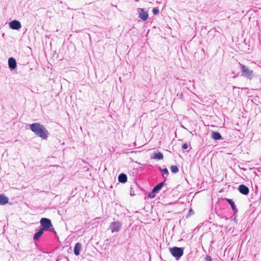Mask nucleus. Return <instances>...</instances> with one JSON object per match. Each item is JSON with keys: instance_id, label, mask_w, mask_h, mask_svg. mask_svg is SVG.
Returning <instances> with one entry per match:
<instances>
[{"instance_id": "obj_1", "label": "nucleus", "mask_w": 261, "mask_h": 261, "mask_svg": "<svg viewBox=\"0 0 261 261\" xmlns=\"http://www.w3.org/2000/svg\"><path fill=\"white\" fill-rule=\"evenodd\" d=\"M30 128L36 136L43 139H46L48 137V130L43 125L39 123H34L30 124Z\"/></svg>"}, {"instance_id": "obj_2", "label": "nucleus", "mask_w": 261, "mask_h": 261, "mask_svg": "<svg viewBox=\"0 0 261 261\" xmlns=\"http://www.w3.org/2000/svg\"><path fill=\"white\" fill-rule=\"evenodd\" d=\"M40 224L42 226V229L45 231L49 230L55 233H56L51 221L47 218H43L40 220Z\"/></svg>"}, {"instance_id": "obj_3", "label": "nucleus", "mask_w": 261, "mask_h": 261, "mask_svg": "<svg viewBox=\"0 0 261 261\" xmlns=\"http://www.w3.org/2000/svg\"><path fill=\"white\" fill-rule=\"evenodd\" d=\"M240 65L242 75L249 80H252L254 76L253 71L241 63H240Z\"/></svg>"}, {"instance_id": "obj_4", "label": "nucleus", "mask_w": 261, "mask_h": 261, "mask_svg": "<svg viewBox=\"0 0 261 261\" xmlns=\"http://www.w3.org/2000/svg\"><path fill=\"white\" fill-rule=\"evenodd\" d=\"M171 254L177 259L180 258L184 254V250L181 248L174 247L170 248Z\"/></svg>"}, {"instance_id": "obj_5", "label": "nucleus", "mask_w": 261, "mask_h": 261, "mask_svg": "<svg viewBox=\"0 0 261 261\" xmlns=\"http://www.w3.org/2000/svg\"><path fill=\"white\" fill-rule=\"evenodd\" d=\"M122 227L121 222L119 221H115L112 222L109 226V229L111 230L112 233L119 232Z\"/></svg>"}, {"instance_id": "obj_6", "label": "nucleus", "mask_w": 261, "mask_h": 261, "mask_svg": "<svg viewBox=\"0 0 261 261\" xmlns=\"http://www.w3.org/2000/svg\"><path fill=\"white\" fill-rule=\"evenodd\" d=\"M139 17L143 21L146 20L148 18V14L147 11H145L143 8H138Z\"/></svg>"}, {"instance_id": "obj_7", "label": "nucleus", "mask_w": 261, "mask_h": 261, "mask_svg": "<svg viewBox=\"0 0 261 261\" xmlns=\"http://www.w3.org/2000/svg\"><path fill=\"white\" fill-rule=\"evenodd\" d=\"M9 27L12 29L17 30L21 28V25L19 21L14 20L9 22Z\"/></svg>"}, {"instance_id": "obj_8", "label": "nucleus", "mask_w": 261, "mask_h": 261, "mask_svg": "<svg viewBox=\"0 0 261 261\" xmlns=\"http://www.w3.org/2000/svg\"><path fill=\"white\" fill-rule=\"evenodd\" d=\"M239 191L241 193L245 195L248 194L249 192L248 188L244 185H241L239 186Z\"/></svg>"}, {"instance_id": "obj_9", "label": "nucleus", "mask_w": 261, "mask_h": 261, "mask_svg": "<svg viewBox=\"0 0 261 261\" xmlns=\"http://www.w3.org/2000/svg\"><path fill=\"white\" fill-rule=\"evenodd\" d=\"M9 67L11 69H14L16 67V62L14 58H10L8 60Z\"/></svg>"}, {"instance_id": "obj_10", "label": "nucleus", "mask_w": 261, "mask_h": 261, "mask_svg": "<svg viewBox=\"0 0 261 261\" xmlns=\"http://www.w3.org/2000/svg\"><path fill=\"white\" fill-rule=\"evenodd\" d=\"M9 202V198L5 195L0 194V205L6 204Z\"/></svg>"}, {"instance_id": "obj_11", "label": "nucleus", "mask_w": 261, "mask_h": 261, "mask_svg": "<svg viewBox=\"0 0 261 261\" xmlns=\"http://www.w3.org/2000/svg\"><path fill=\"white\" fill-rule=\"evenodd\" d=\"M82 248V245L80 243H76L74 246V253L76 255H79L80 254L81 250Z\"/></svg>"}, {"instance_id": "obj_12", "label": "nucleus", "mask_w": 261, "mask_h": 261, "mask_svg": "<svg viewBox=\"0 0 261 261\" xmlns=\"http://www.w3.org/2000/svg\"><path fill=\"white\" fill-rule=\"evenodd\" d=\"M44 231V230L42 228L39 229V230L35 233L34 236V240L36 241L38 240L42 235Z\"/></svg>"}, {"instance_id": "obj_13", "label": "nucleus", "mask_w": 261, "mask_h": 261, "mask_svg": "<svg viewBox=\"0 0 261 261\" xmlns=\"http://www.w3.org/2000/svg\"><path fill=\"white\" fill-rule=\"evenodd\" d=\"M226 201L229 203L230 205L231 208L232 209L234 213H236L237 212L238 210L236 206V205L234 204V202L232 201V200L230 199H226Z\"/></svg>"}, {"instance_id": "obj_14", "label": "nucleus", "mask_w": 261, "mask_h": 261, "mask_svg": "<svg viewBox=\"0 0 261 261\" xmlns=\"http://www.w3.org/2000/svg\"><path fill=\"white\" fill-rule=\"evenodd\" d=\"M118 180L121 183H125L127 181V176L125 174H120L118 176Z\"/></svg>"}, {"instance_id": "obj_15", "label": "nucleus", "mask_w": 261, "mask_h": 261, "mask_svg": "<svg viewBox=\"0 0 261 261\" xmlns=\"http://www.w3.org/2000/svg\"><path fill=\"white\" fill-rule=\"evenodd\" d=\"M164 185V182H160L153 188V192H156L161 190Z\"/></svg>"}, {"instance_id": "obj_16", "label": "nucleus", "mask_w": 261, "mask_h": 261, "mask_svg": "<svg viewBox=\"0 0 261 261\" xmlns=\"http://www.w3.org/2000/svg\"><path fill=\"white\" fill-rule=\"evenodd\" d=\"M212 136L215 140H220L221 139V135L218 132H213Z\"/></svg>"}, {"instance_id": "obj_17", "label": "nucleus", "mask_w": 261, "mask_h": 261, "mask_svg": "<svg viewBox=\"0 0 261 261\" xmlns=\"http://www.w3.org/2000/svg\"><path fill=\"white\" fill-rule=\"evenodd\" d=\"M164 158L163 154L161 152L155 153L153 155V158L157 160H162Z\"/></svg>"}, {"instance_id": "obj_18", "label": "nucleus", "mask_w": 261, "mask_h": 261, "mask_svg": "<svg viewBox=\"0 0 261 261\" xmlns=\"http://www.w3.org/2000/svg\"><path fill=\"white\" fill-rule=\"evenodd\" d=\"M171 171L173 173H176L178 172V168L176 166H172L171 167Z\"/></svg>"}, {"instance_id": "obj_19", "label": "nucleus", "mask_w": 261, "mask_h": 261, "mask_svg": "<svg viewBox=\"0 0 261 261\" xmlns=\"http://www.w3.org/2000/svg\"><path fill=\"white\" fill-rule=\"evenodd\" d=\"M152 13L154 15H156V14H159V10L158 8H154L152 9Z\"/></svg>"}, {"instance_id": "obj_20", "label": "nucleus", "mask_w": 261, "mask_h": 261, "mask_svg": "<svg viewBox=\"0 0 261 261\" xmlns=\"http://www.w3.org/2000/svg\"><path fill=\"white\" fill-rule=\"evenodd\" d=\"M154 193L155 192H153V190H152L151 193L148 194V196L151 198H154L155 196Z\"/></svg>"}, {"instance_id": "obj_21", "label": "nucleus", "mask_w": 261, "mask_h": 261, "mask_svg": "<svg viewBox=\"0 0 261 261\" xmlns=\"http://www.w3.org/2000/svg\"><path fill=\"white\" fill-rule=\"evenodd\" d=\"M161 170L163 172V173L164 174H166V175H168V170L167 168H164L163 169H161Z\"/></svg>"}, {"instance_id": "obj_22", "label": "nucleus", "mask_w": 261, "mask_h": 261, "mask_svg": "<svg viewBox=\"0 0 261 261\" xmlns=\"http://www.w3.org/2000/svg\"><path fill=\"white\" fill-rule=\"evenodd\" d=\"M189 147V145L187 143H185L182 145V147L184 149H187Z\"/></svg>"}, {"instance_id": "obj_23", "label": "nucleus", "mask_w": 261, "mask_h": 261, "mask_svg": "<svg viewBox=\"0 0 261 261\" xmlns=\"http://www.w3.org/2000/svg\"><path fill=\"white\" fill-rule=\"evenodd\" d=\"M212 260V258L210 256H206V261H211Z\"/></svg>"}, {"instance_id": "obj_24", "label": "nucleus", "mask_w": 261, "mask_h": 261, "mask_svg": "<svg viewBox=\"0 0 261 261\" xmlns=\"http://www.w3.org/2000/svg\"><path fill=\"white\" fill-rule=\"evenodd\" d=\"M234 222H237V219L236 218H234Z\"/></svg>"}]
</instances>
